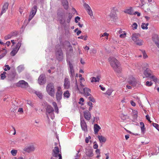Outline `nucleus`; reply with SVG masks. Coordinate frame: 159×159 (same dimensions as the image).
I'll return each mask as SVG.
<instances>
[{
	"label": "nucleus",
	"mask_w": 159,
	"mask_h": 159,
	"mask_svg": "<svg viewBox=\"0 0 159 159\" xmlns=\"http://www.w3.org/2000/svg\"><path fill=\"white\" fill-rule=\"evenodd\" d=\"M11 35L10 34H9L5 36L4 39L6 40H7L11 38Z\"/></svg>",
	"instance_id": "nucleus-45"
},
{
	"label": "nucleus",
	"mask_w": 159,
	"mask_h": 159,
	"mask_svg": "<svg viewBox=\"0 0 159 159\" xmlns=\"http://www.w3.org/2000/svg\"><path fill=\"white\" fill-rule=\"evenodd\" d=\"M70 77H73L75 75L74 69H70Z\"/></svg>",
	"instance_id": "nucleus-33"
},
{
	"label": "nucleus",
	"mask_w": 159,
	"mask_h": 159,
	"mask_svg": "<svg viewBox=\"0 0 159 159\" xmlns=\"http://www.w3.org/2000/svg\"><path fill=\"white\" fill-rule=\"evenodd\" d=\"M10 34L12 37L13 36L16 35L18 34V32L16 31H15L11 32Z\"/></svg>",
	"instance_id": "nucleus-43"
},
{
	"label": "nucleus",
	"mask_w": 159,
	"mask_h": 159,
	"mask_svg": "<svg viewBox=\"0 0 159 159\" xmlns=\"http://www.w3.org/2000/svg\"><path fill=\"white\" fill-rule=\"evenodd\" d=\"M18 50H19L17 48H15L11 52V55L13 56H15V55L17 53Z\"/></svg>",
	"instance_id": "nucleus-29"
},
{
	"label": "nucleus",
	"mask_w": 159,
	"mask_h": 159,
	"mask_svg": "<svg viewBox=\"0 0 159 159\" xmlns=\"http://www.w3.org/2000/svg\"><path fill=\"white\" fill-rule=\"evenodd\" d=\"M98 148V144L96 142H94V145L93 146V148L94 149H97Z\"/></svg>",
	"instance_id": "nucleus-57"
},
{
	"label": "nucleus",
	"mask_w": 159,
	"mask_h": 159,
	"mask_svg": "<svg viewBox=\"0 0 159 159\" xmlns=\"http://www.w3.org/2000/svg\"><path fill=\"white\" fill-rule=\"evenodd\" d=\"M131 38L134 42H135L138 39H139L138 36V34L136 33L133 34L131 36Z\"/></svg>",
	"instance_id": "nucleus-22"
},
{
	"label": "nucleus",
	"mask_w": 159,
	"mask_h": 159,
	"mask_svg": "<svg viewBox=\"0 0 159 159\" xmlns=\"http://www.w3.org/2000/svg\"><path fill=\"white\" fill-rule=\"evenodd\" d=\"M152 40L155 43L159 41L158 36L157 35H154L152 37Z\"/></svg>",
	"instance_id": "nucleus-30"
},
{
	"label": "nucleus",
	"mask_w": 159,
	"mask_h": 159,
	"mask_svg": "<svg viewBox=\"0 0 159 159\" xmlns=\"http://www.w3.org/2000/svg\"><path fill=\"white\" fill-rule=\"evenodd\" d=\"M80 19V18L79 16H76L75 19V22L77 23L78 22V20H79Z\"/></svg>",
	"instance_id": "nucleus-62"
},
{
	"label": "nucleus",
	"mask_w": 159,
	"mask_h": 159,
	"mask_svg": "<svg viewBox=\"0 0 159 159\" xmlns=\"http://www.w3.org/2000/svg\"><path fill=\"white\" fill-rule=\"evenodd\" d=\"M152 85V83L151 82L148 81H147L146 82V85L148 86H150Z\"/></svg>",
	"instance_id": "nucleus-55"
},
{
	"label": "nucleus",
	"mask_w": 159,
	"mask_h": 159,
	"mask_svg": "<svg viewBox=\"0 0 159 159\" xmlns=\"http://www.w3.org/2000/svg\"><path fill=\"white\" fill-rule=\"evenodd\" d=\"M91 82L92 83L99 82L100 80V77L99 76H97L96 77H91Z\"/></svg>",
	"instance_id": "nucleus-18"
},
{
	"label": "nucleus",
	"mask_w": 159,
	"mask_h": 159,
	"mask_svg": "<svg viewBox=\"0 0 159 159\" xmlns=\"http://www.w3.org/2000/svg\"><path fill=\"white\" fill-rule=\"evenodd\" d=\"M21 43L20 42H19L17 43L16 48H17L19 50L20 47L21 46Z\"/></svg>",
	"instance_id": "nucleus-53"
},
{
	"label": "nucleus",
	"mask_w": 159,
	"mask_h": 159,
	"mask_svg": "<svg viewBox=\"0 0 159 159\" xmlns=\"http://www.w3.org/2000/svg\"><path fill=\"white\" fill-rule=\"evenodd\" d=\"M8 3L7 2L4 3L1 12V14H2L6 11L8 9Z\"/></svg>",
	"instance_id": "nucleus-17"
},
{
	"label": "nucleus",
	"mask_w": 159,
	"mask_h": 159,
	"mask_svg": "<svg viewBox=\"0 0 159 159\" xmlns=\"http://www.w3.org/2000/svg\"><path fill=\"white\" fill-rule=\"evenodd\" d=\"M57 59L59 61H61L63 59V54L61 48H60L56 52Z\"/></svg>",
	"instance_id": "nucleus-6"
},
{
	"label": "nucleus",
	"mask_w": 159,
	"mask_h": 159,
	"mask_svg": "<svg viewBox=\"0 0 159 159\" xmlns=\"http://www.w3.org/2000/svg\"><path fill=\"white\" fill-rule=\"evenodd\" d=\"M113 90L111 89H109L106 91V94L108 95L109 96L111 95Z\"/></svg>",
	"instance_id": "nucleus-36"
},
{
	"label": "nucleus",
	"mask_w": 159,
	"mask_h": 159,
	"mask_svg": "<svg viewBox=\"0 0 159 159\" xmlns=\"http://www.w3.org/2000/svg\"><path fill=\"white\" fill-rule=\"evenodd\" d=\"M72 17V14L70 13H69V16H68V18L67 19V22L68 23H69L70 20V19Z\"/></svg>",
	"instance_id": "nucleus-49"
},
{
	"label": "nucleus",
	"mask_w": 159,
	"mask_h": 159,
	"mask_svg": "<svg viewBox=\"0 0 159 159\" xmlns=\"http://www.w3.org/2000/svg\"><path fill=\"white\" fill-rule=\"evenodd\" d=\"M137 24L136 23H134L132 25L133 29L134 30L136 29L137 27Z\"/></svg>",
	"instance_id": "nucleus-51"
},
{
	"label": "nucleus",
	"mask_w": 159,
	"mask_h": 159,
	"mask_svg": "<svg viewBox=\"0 0 159 159\" xmlns=\"http://www.w3.org/2000/svg\"><path fill=\"white\" fill-rule=\"evenodd\" d=\"M68 63L69 65L70 69H74L73 66L72 64L71 63V62L70 61H69L68 62Z\"/></svg>",
	"instance_id": "nucleus-58"
},
{
	"label": "nucleus",
	"mask_w": 159,
	"mask_h": 159,
	"mask_svg": "<svg viewBox=\"0 0 159 159\" xmlns=\"http://www.w3.org/2000/svg\"><path fill=\"white\" fill-rule=\"evenodd\" d=\"M146 119L148 120V121L150 123H151L152 122V121L150 120V117H149V116L148 115H147L146 116Z\"/></svg>",
	"instance_id": "nucleus-61"
},
{
	"label": "nucleus",
	"mask_w": 159,
	"mask_h": 159,
	"mask_svg": "<svg viewBox=\"0 0 159 159\" xmlns=\"http://www.w3.org/2000/svg\"><path fill=\"white\" fill-rule=\"evenodd\" d=\"M35 149V147L34 145L32 144H30L25 147L23 150L24 151L30 153L33 152Z\"/></svg>",
	"instance_id": "nucleus-3"
},
{
	"label": "nucleus",
	"mask_w": 159,
	"mask_h": 159,
	"mask_svg": "<svg viewBox=\"0 0 159 159\" xmlns=\"http://www.w3.org/2000/svg\"><path fill=\"white\" fill-rule=\"evenodd\" d=\"M56 93H62L61 88V87L58 86L57 87V91Z\"/></svg>",
	"instance_id": "nucleus-47"
},
{
	"label": "nucleus",
	"mask_w": 159,
	"mask_h": 159,
	"mask_svg": "<svg viewBox=\"0 0 159 159\" xmlns=\"http://www.w3.org/2000/svg\"><path fill=\"white\" fill-rule=\"evenodd\" d=\"M148 25V23L145 24L144 23H142V25H141V28L142 29L144 30V29H148V28L147 27Z\"/></svg>",
	"instance_id": "nucleus-32"
},
{
	"label": "nucleus",
	"mask_w": 159,
	"mask_h": 159,
	"mask_svg": "<svg viewBox=\"0 0 159 159\" xmlns=\"http://www.w3.org/2000/svg\"><path fill=\"white\" fill-rule=\"evenodd\" d=\"M126 36V33L124 31L123 32V33L121 34L120 35V37L122 38H125Z\"/></svg>",
	"instance_id": "nucleus-48"
},
{
	"label": "nucleus",
	"mask_w": 159,
	"mask_h": 159,
	"mask_svg": "<svg viewBox=\"0 0 159 159\" xmlns=\"http://www.w3.org/2000/svg\"><path fill=\"white\" fill-rule=\"evenodd\" d=\"M80 120V125L82 129L85 131H87V125L85 120L81 119Z\"/></svg>",
	"instance_id": "nucleus-13"
},
{
	"label": "nucleus",
	"mask_w": 159,
	"mask_h": 159,
	"mask_svg": "<svg viewBox=\"0 0 159 159\" xmlns=\"http://www.w3.org/2000/svg\"><path fill=\"white\" fill-rule=\"evenodd\" d=\"M70 96V94L68 90H66L63 93V96L64 98H69Z\"/></svg>",
	"instance_id": "nucleus-26"
},
{
	"label": "nucleus",
	"mask_w": 159,
	"mask_h": 159,
	"mask_svg": "<svg viewBox=\"0 0 159 159\" xmlns=\"http://www.w3.org/2000/svg\"><path fill=\"white\" fill-rule=\"evenodd\" d=\"M142 52L143 53V57L144 58H147L148 57V56H147L146 53L145 52V51H142Z\"/></svg>",
	"instance_id": "nucleus-59"
},
{
	"label": "nucleus",
	"mask_w": 159,
	"mask_h": 159,
	"mask_svg": "<svg viewBox=\"0 0 159 159\" xmlns=\"http://www.w3.org/2000/svg\"><path fill=\"white\" fill-rule=\"evenodd\" d=\"M109 34L107 33L106 32H105L103 33L102 34L101 36V37H105L106 39H108V36H109Z\"/></svg>",
	"instance_id": "nucleus-40"
},
{
	"label": "nucleus",
	"mask_w": 159,
	"mask_h": 159,
	"mask_svg": "<svg viewBox=\"0 0 159 159\" xmlns=\"http://www.w3.org/2000/svg\"><path fill=\"white\" fill-rule=\"evenodd\" d=\"M84 99L83 98H81L80 99V101L79 102V103L82 105L83 104V102H84Z\"/></svg>",
	"instance_id": "nucleus-56"
},
{
	"label": "nucleus",
	"mask_w": 159,
	"mask_h": 159,
	"mask_svg": "<svg viewBox=\"0 0 159 159\" xmlns=\"http://www.w3.org/2000/svg\"><path fill=\"white\" fill-rule=\"evenodd\" d=\"M88 36L87 35L83 36L82 35L80 37H79L78 38L79 39H83L84 40L86 41L87 40Z\"/></svg>",
	"instance_id": "nucleus-38"
},
{
	"label": "nucleus",
	"mask_w": 159,
	"mask_h": 159,
	"mask_svg": "<svg viewBox=\"0 0 159 159\" xmlns=\"http://www.w3.org/2000/svg\"><path fill=\"white\" fill-rule=\"evenodd\" d=\"M94 132L95 134L98 133L99 130L101 129V127L97 124H95L94 125Z\"/></svg>",
	"instance_id": "nucleus-20"
},
{
	"label": "nucleus",
	"mask_w": 159,
	"mask_h": 159,
	"mask_svg": "<svg viewBox=\"0 0 159 159\" xmlns=\"http://www.w3.org/2000/svg\"><path fill=\"white\" fill-rule=\"evenodd\" d=\"M68 45L69 46V47L70 48V51H72L73 50V49L72 46L70 45V43L69 42H68Z\"/></svg>",
	"instance_id": "nucleus-63"
},
{
	"label": "nucleus",
	"mask_w": 159,
	"mask_h": 159,
	"mask_svg": "<svg viewBox=\"0 0 159 159\" xmlns=\"http://www.w3.org/2000/svg\"><path fill=\"white\" fill-rule=\"evenodd\" d=\"M143 41L142 40L139 39L134 42V43L138 45L141 46L143 44Z\"/></svg>",
	"instance_id": "nucleus-25"
},
{
	"label": "nucleus",
	"mask_w": 159,
	"mask_h": 159,
	"mask_svg": "<svg viewBox=\"0 0 159 159\" xmlns=\"http://www.w3.org/2000/svg\"><path fill=\"white\" fill-rule=\"evenodd\" d=\"M84 95L85 96H88L91 95L90 93L91 92L90 89L88 88L85 87L84 88Z\"/></svg>",
	"instance_id": "nucleus-16"
},
{
	"label": "nucleus",
	"mask_w": 159,
	"mask_h": 159,
	"mask_svg": "<svg viewBox=\"0 0 159 159\" xmlns=\"http://www.w3.org/2000/svg\"><path fill=\"white\" fill-rule=\"evenodd\" d=\"M34 93L40 99L42 98L43 95L41 93L37 91H35Z\"/></svg>",
	"instance_id": "nucleus-35"
},
{
	"label": "nucleus",
	"mask_w": 159,
	"mask_h": 159,
	"mask_svg": "<svg viewBox=\"0 0 159 159\" xmlns=\"http://www.w3.org/2000/svg\"><path fill=\"white\" fill-rule=\"evenodd\" d=\"M108 61L111 66L114 70L117 73L121 71V69L119 61L115 58L110 57L108 59Z\"/></svg>",
	"instance_id": "nucleus-1"
},
{
	"label": "nucleus",
	"mask_w": 159,
	"mask_h": 159,
	"mask_svg": "<svg viewBox=\"0 0 159 159\" xmlns=\"http://www.w3.org/2000/svg\"><path fill=\"white\" fill-rule=\"evenodd\" d=\"M153 125L159 131V125H158V124H157L156 123H153Z\"/></svg>",
	"instance_id": "nucleus-52"
},
{
	"label": "nucleus",
	"mask_w": 159,
	"mask_h": 159,
	"mask_svg": "<svg viewBox=\"0 0 159 159\" xmlns=\"http://www.w3.org/2000/svg\"><path fill=\"white\" fill-rule=\"evenodd\" d=\"M57 17H58V20L60 21V23H61L62 21V15H61V14L59 15L58 14Z\"/></svg>",
	"instance_id": "nucleus-39"
},
{
	"label": "nucleus",
	"mask_w": 159,
	"mask_h": 159,
	"mask_svg": "<svg viewBox=\"0 0 159 159\" xmlns=\"http://www.w3.org/2000/svg\"><path fill=\"white\" fill-rule=\"evenodd\" d=\"M85 154L86 156L88 157H92L93 156V149L90 148L86 149Z\"/></svg>",
	"instance_id": "nucleus-10"
},
{
	"label": "nucleus",
	"mask_w": 159,
	"mask_h": 159,
	"mask_svg": "<svg viewBox=\"0 0 159 159\" xmlns=\"http://www.w3.org/2000/svg\"><path fill=\"white\" fill-rule=\"evenodd\" d=\"M46 90L48 93L52 97H53L55 94V89L53 84L50 83L48 84L46 87Z\"/></svg>",
	"instance_id": "nucleus-2"
},
{
	"label": "nucleus",
	"mask_w": 159,
	"mask_h": 159,
	"mask_svg": "<svg viewBox=\"0 0 159 159\" xmlns=\"http://www.w3.org/2000/svg\"><path fill=\"white\" fill-rule=\"evenodd\" d=\"M0 52H2V54L0 55V59L6 55L7 53V51L5 49H3V50H0Z\"/></svg>",
	"instance_id": "nucleus-24"
},
{
	"label": "nucleus",
	"mask_w": 159,
	"mask_h": 159,
	"mask_svg": "<svg viewBox=\"0 0 159 159\" xmlns=\"http://www.w3.org/2000/svg\"><path fill=\"white\" fill-rule=\"evenodd\" d=\"M83 6L87 10L90 8L89 5L86 3H84Z\"/></svg>",
	"instance_id": "nucleus-46"
},
{
	"label": "nucleus",
	"mask_w": 159,
	"mask_h": 159,
	"mask_svg": "<svg viewBox=\"0 0 159 159\" xmlns=\"http://www.w3.org/2000/svg\"><path fill=\"white\" fill-rule=\"evenodd\" d=\"M153 73L152 71L148 68H146L143 72L144 75L146 78H149Z\"/></svg>",
	"instance_id": "nucleus-8"
},
{
	"label": "nucleus",
	"mask_w": 159,
	"mask_h": 159,
	"mask_svg": "<svg viewBox=\"0 0 159 159\" xmlns=\"http://www.w3.org/2000/svg\"><path fill=\"white\" fill-rule=\"evenodd\" d=\"M84 116L85 119L87 120H89L91 117L90 112L88 111H85L84 112Z\"/></svg>",
	"instance_id": "nucleus-11"
},
{
	"label": "nucleus",
	"mask_w": 159,
	"mask_h": 159,
	"mask_svg": "<svg viewBox=\"0 0 159 159\" xmlns=\"http://www.w3.org/2000/svg\"><path fill=\"white\" fill-rule=\"evenodd\" d=\"M82 147L81 146H80V147L79 148V150H78V151H77V153L76 154V158H78L79 157V153L81 151H82Z\"/></svg>",
	"instance_id": "nucleus-41"
},
{
	"label": "nucleus",
	"mask_w": 159,
	"mask_h": 159,
	"mask_svg": "<svg viewBox=\"0 0 159 159\" xmlns=\"http://www.w3.org/2000/svg\"><path fill=\"white\" fill-rule=\"evenodd\" d=\"M52 156H53L57 157L59 154H61L60 153V151L59 148L57 147H55L52 150Z\"/></svg>",
	"instance_id": "nucleus-12"
},
{
	"label": "nucleus",
	"mask_w": 159,
	"mask_h": 159,
	"mask_svg": "<svg viewBox=\"0 0 159 159\" xmlns=\"http://www.w3.org/2000/svg\"><path fill=\"white\" fill-rule=\"evenodd\" d=\"M46 111L48 114H50L54 111L53 108L50 105H48L46 107Z\"/></svg>",
	"instance_id": "nucleus-19"
},
{
	"label": "nucleus",
	"mask_w": 159,
	"mask_h": 159,
	"mask_svg": "<svg viewBox=\"0 0 159 159\" xmlns=\"http://www.w3.org/2000/svg\"><path fill=\"white\" fill-rule=\"evenodd\" d=\"M128 82L130 84H131L134 86L136 84V81L135 79L133 77L131 78V80L129 81Z\"/></svg>",
	"instance_id": "nucleus-27"
},
{
	"label": "nucleus",
	"mask_w": 159,
	"mask_h": 159,
	"mask_svg": "<svg viewBox=\"0 0 159 159\" xmlns=\"http://www.w3.org/2000/svg\"><path fill=\"white\" fill-rule=\"evenodd\" d=\"M18 86L23 88H26L28 86V83L24 80L19 81L17 84Z\"/></svg>",
	"instance_id": "nucleus-7"
},
{
	"label": "nucleus",
	"mask_w": 159,
	"mask_h": 159,
	"mask_svg": "<svg viewBox=\"0 0 159 159\" xmlns=\"http://www.w3.org/2000/svg\"><path fill=\"white\" fill-rule=\"evenodd\" d=\"M62 93H56V99L57 102H59L62 99Z\"/></svg>",
	"instance_id": "nucleus-21"
},
{
	"label": "nucleus",
	"mask_w": 159,
	"mask_h": 159,
	"mask_svg": "<svg viewBox=\"0 0 159 159\" xmlns=\"http://www.w3.org/2000/svg\"><path fill=\"white\" fill-rule=\"evenodd\" d=\"M89 100L92 102H95V100L93 97L91 96H90L89 97Z\"/></svg>",
	"instance_id": "nucleus-60"
},
{
	"label": "nucleus",
	"mask_w": 159,
	"mask_h": 159,
	"mask_svg": "<svg viewBox=\"0 0 159 159\" xmlns=\"http://www.w3.org/2000/svg\"><path fill=\"white\" fill-rule=\"evenodd\" d=\"M149 78L151 79H152V80L155 82L157 81V78L155 75H153V73Z\"/></svg>",
	"instance_id": "nucleus-31"
},
{
	"label": "nucleus",
	"mask_w": 159,
	"mask_h": 159,
	"mask_svg": "<svg viewBox=\"0 0 159 159\" xmlns=\"http://www.w3.org/2000/svg\"><path fill=\"white\" fill-rule=\"evenodd\" d=\"M140 125H141V131L143 132L144 130V125L143 122H140Z\"/></svg>",
	"instance_id": "nucleus-44"
},
{
	"label": "nucleus",
	"mask_w": 159,
	"mask_h": 159,
	"mask_svg": "<svg viewBox=\"0 0 159 159\" xmlns=\"http://www.w3.org/2000/svg\"><path fill=\"white\" fill-rule=\"evenodd\" d=\"M87 11L88 13V14L90 16H93V14L92 11L91 9V8L87 10Z\"/></svg>",
	"instance_id": "nucleus-42"
},
{
	"label": "nucleus",
	"mask_w": 159,
	"mask_h": 159,
	"mask_svg": "<svg viewBox=\"0 0 159 159\" xmlns=\"http://www.w3.org/2000/svg\"><path fill=\"white\" fill-rule=\"evenodd\" d=\"M37 10V7L34 6L32 8L28 19V21H30L33 18Z\"/></svg>",
	"instance_id": "nucleus-4"
},
{
	"label": "nucleus",
	"mask_w": 159,
	"mask_h": 159,
	"mask_svg": "<svg viewBox=\"0 0 159 159\" xmlns=\"http://www.w3.org/2000/svg\"><path fill=\"white\" fill-rule=\"evenodd\" d=\"M90 52L91 53H93V54H95L96 53V50L94 49H91L90 51Z\"/></svg>",
	"instance_id": "nucleus-64"
},
{
	"label": "nucleus",
	"mask_w": 159,
	"mask_h": 159,
	"mask_svg": "<svg viewBox=\"0 0 159 159\" xmlns=\"http://www.w3.org/2000/svg\"><path fill=\"white\" fill-rule=\"evenodd\" d=\"M75 86H76L78 90L79 91L80 93H82L84 90V88H85L82 82H80V85L78 86L77 84L76 79H75Z\"/></svg>",
	"instance_id": "nucleus-9"
},
{
	"label": "nucleus",
	"mask_w": 159,
	"mask_h": 159,
	"mask_svg": "<svg viewBox=\"0 0 159 159\" xmlns=\"http://www.w3.org/2000/svg\"><path fill=\"white\" fill-rule=\"evenodd\" d=\"M46 81L45 76L43 75H41L38 78V82L41 85L44 84Z\"/></svg>",
	"instance_id": "nucleus-14"
},
{
	"label": "nucleus",
	"mask_w": 159,
	"mask_h": 159,
	"mask_svg": "<svg viewBox=\"0 0 159 159\" xmlns=\"http://www.w3.org/2000/svg\"><path fill=\"white\" fill-rule=\"evenodd\" d=\"M98 138L100 142L101 143H105L106 141V138L102 136L98 135Z\"/></svg>",
	"instance_id": "nucleus-23"
},
{
	"label": "nucleus",
	"mask_w": 159,
	"mask_h": 159,
	"mask_svg": "<svg viewBox=\"0 0 159 159\" xmlns=\"http://www.w3.org/2000/svg\"><path fill=\"white\" fill-rule=\"evenodd\" d=\"M70 85L69 79L67 77H65L64 81V87L65 89H67L70 88Z\"/></svg>",
	"instance_id": "nucleus-5"
},
{
	"label": "nucleus",
	"mask_w": 159,
	"mask_h": 159,
	"mask_svg": "<svg viewBox=\"0 0 159 159\" xmlns=\"http://www.w3.org/2000/svg\"><path fill=\"white\" fill-rule=\"evenodd\" d=\"M124 12L125 13L128 14L130 15L134 14V13H133V11L131 8L126 9L124 11Z\"/></svg>",
	"instance_id": "nucleus-28"
},
{
	"label": "nucleus",
	"mask_w": 159,
	"mask_h": 159,
	"mask_svg": "<svg viewBox=\"0 0 159 159\" xmlns=\"http://www.w3.org/2000/svg\"><path fill=\"white\" fill-rule=\"evenodd\" d=\"M61 3L64 8L66 10H67L69 7V4L67 0H62Z\"/></svg>",
	"instance_id": "nucleus-15"
},
{
	"label": "nucleus",
	"mask_w": 159,
	"mask_h": 159,
	"mask_svg": "<svg viewBox=\"0 0 159 159\" xmlns=\"http://www.w3.org/2000/svg\"><path fill=\"white\" fill-rule=\"evenodd\" d=\"M12 107H13L14 108L12 109L11 108V109H10L11 111V112H14L16 111V110L17 107L15 106V105H12Z\"/></svg>",
	"instance_id": "nucleus-50"
},
{
	"label": "nucleus",
	"mask_w": 159,
	"mask_h": 159,
	"mask_svg": "<svg viewBox=\"0 0 159 159\" xmlns=\"http://www.w3.org/2000/svg\"><path fill=\"white\" fill-rule=\"evenodd\" d=\"M91 139V137L89 136L88 137L86 138L85 139V142L86 143H88L89 142V140Z\"/></svg>",
	"instance_id": "nucleus-54"
},
{
	"label": "nucleus",
	"mask_w": 159,
	"mask_h": 159,
	"mask_svg": "<svg viewBox=\"0 0 159 159\" xmlns=\"http://www.w3.org/2000/svg\"><path fill=\"white\" fill-rule=\"evenodd\" d=\"M11 153L12 156H15L17 153V151L16 150L12 149L11 150Z\"/></svg>",
	"instance_id": "nucleus-37"
},
{
	"label": "nucleus",
	"mask_w": 159,
	"mask_h": 159,
	"mask_svg": "<svg viewBox=\"0 0 159 159\" xmlns=\"http://www.w3.org/2000/svg\"><path fill=\"white\" fill-rule=\"evenodd\" d=\"M110 16L114 20H116L117 18V15L115 13L114 14L111 13Z\"/></svg>",
	"instance_id": "nucleus-34"
}]
</instances>
